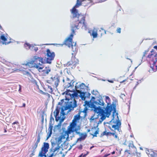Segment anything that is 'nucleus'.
<instances>
[{
  "mask_svg": "<svg viewBox=\"0 0 157 157\" xmlns=\"http://www.w3.org/2000/svg\"><path fill=\"white\" fill-rule=\"evenodd\" d=\"M147 52H148V51H145V52L144 53V55L143 56V57H144V56H145L146 54H147Z\"/></svg>",
  "mask_w": 157,
  "mask_h": 157,
  "instance_id": "obj_36",
  "label": "nucleus"
},
{
  "mask_svg": "<svg viewBox=\"0 0 157 157\" xmlns=\"http://www.w3.org/2000/svg\"><path fill=\"white\" fill-rule=\"evenodd\" d=\"M108 81L110 83H113V81L112 80H108Z\"/></svg>",
  "mask_w": 157,
  "mask_h": 157,
  "instance_id": "obj_41",
  "label": "nucleus"
},
{
  "mask_svg": "<svg viewBox=\"0 0 157 157\" xmlns=\"http://www.w3.org/2000/svg\"><path fill=\"white\" fill-rule=\"evenodd\" d=\"M24 45H25V47H28V48H29V49L30 48L31 45H30V44H29V43H25V44Z\"/></svg>",
  "mask_w": 157,
  "mask_h": 157,
  "instance_id": "obj_28",
  "label": "nucleus"
},
{
  "mask_svg": "<svg viewBox=\"0 0 157 157\" xmlns=\"http://www.w3.org/2000/svg\"><path fill=\"white\" fill-rule=\"evenodd\" d=\"M85 17L82 15H79L75 18H73L74 21L71 25V30L75 33L77 29H78L82 25V29L85 30L88 29L86 23L85 22Z\"/></svg>",
  "mask_w": 157,
  "mask_h": 157,
  "instance_id": "obj_1",
  "label": "nucleus"
},
{
  "mask_svg": "<svg viewBox=\"0 0 157 157\" xmlns=\"http://www.w3.org/2000/svg\"><path fill=\"white\" fill-rule=\"evenodd\" d=\"M89 33H90V35L92 36L93 38H95L97 37V32L96 30H93L92 31V32L91 34L90 33V31L89 32Z\"/></svg>",
  "mask_w": 157,
  "mask_h": 157,
  "instance_id": "obj_22",
  "label": "nucleus"
},
{
  "mask_svg": "<svg viewBox=\"0 0 157 157\" xmlns=\"http://www.w3.org/2000/svg\"><path fill=\"white\" fill-rule=\"evenodd\" d=\"M19 89L18 90V91L19 92H21V86L20 85H19Z\"/></svg>",
  "mask_w": 157,
  "mask_h": 157,
  "instance_id": "obj_32",
  "label": "nucleus"
},
{
  "mask_svg": "<svg viewBox=\"0 0 157 157\" xmlns=\"http://www.w3.org/2000/svg\"><path fill=\"white\" fill-rule=\"evenodd\" d=\"M90 130H88V132H90Z\"/></svg>",
  "mask_w": 157,
  "mask_h": 157,
  "instance_id": "obj_55",
  "label": "nucleus"
},
{
  "mask_svg": "<svg viewBox=\"0 0 157 157\" xmlns=\"http://www.w3.org/2000/svg\"><path fill=\"white\" fill-rule=\"evenodd\" d=\"M26 104L25 103H24L23 104V105L22 106H21V107H25Z\"/></svg>",
  "mask_w": 157,
  "mask_h": 157,
  "instance_id": "obj_40",
  "label": "nucleus"
},
{
  "mask_svg": "<svg viewBox=\"0 0 157 157\" xmlns=\"http://www.w3.org/2000/svg\"><path fill=\"white\" fill-rule=\"evenodd\" d=\"M101 30H102V31L104 33V34H106V31L105 30H104L103 29H102ZM101 31L100 30V32H101Z\"/></svg>",
  "mask_w": 157,
  "mask_h": 157,
  "instance_id": "obj_34",
  "label": "nucleus"
},
{
  "mask_svg": "<svg viewBox=\"0 0 157 157\" xmlns=\"http://www.w3.org/2000/svg\"><path fill=\"white\" fill-rule=\"evenodd\" d=\"M40 136L39 135H38L37 137V140L35 142V143L33 145H32V148L33 149V152L31 154V155H34V150L37 148L38 146V143L40 142Z\"/></svg>",
  "mask_w": 157,
  "mask_h": 157,
  "instance_id": "obj_15",
  "label": "nucleus"
},
{
  "mask_svg": "<svg viewBox=\"0 0 157 157\" xmlns=\"http://www.w3.org/2000/svg\"><path fill=\"white\" fill-rule=\"evenodd\" d=\"M59 147H57L55 148L54 149V151H57V150L59 149Z\"/></svg>",
  "mask_w": 157,
  "mask_h": 157,
  "instance_id": "obj_35",
  "label": "nucleus"
},
{
  "mask_svg": "<svg viewBox=\"0 0 157 157\" xmlns=\"http://www.w3.org/2000/svg\"><path fill=\"white\" fill-rule=\"evenodd\" d=\"M53 128V126L51 124H49V127L48 128V136L47 137V139L48 138L50 137L52 133V129Z\"/></svg>",
  "mask_w": 157,
  "mask_h": 157,
  "instance_id": "obj_20",
  "label": "nucleus"
},
{
  "mask_svg": "<svg viewBox=\"0 0 157 157\" xmlns=\"http://www.w3.org/2000/svg\"><path fill=\"white\" fill-rule=\"evenodd\" d=\"M18 122L17 121H16L15 122H13V123H12V125H14L15 124H18Z\"/></svg>",
  "mask_w": 157,
  "mask_h": 157,
  "instance_id": "obj_39",
  "label": "nucleus"
},
{
  "mask_svg": "<svg viewBox=\"0 0 157 157\" xmlns=\"http://www.w3.org/2000/svg\"><path fill=\"white\" fill-rule=\"evenodd\" d=\"M47 82L50 84L54 87L56 88L59 82V78L57 77H51L50 79L47 80Z\"/></svg>",
  "mask_w": 157,
  "mask_h": 157,
  "instance_id": "obj_9",
  "label": "nucleus"
},
{
  "mask_svg": "<svg viewBox=\"0 0 157 157\" xmlns=\"http://www.w3.org/2000/svg\"><path fill=\"white\" fill-rule=\"evenodd\" d=\"M94 118L93 117H91L90 118V120L91 121H93L94 120Z\"/></svg>",
  "mask_w": 157,
  "mask_h": 157,
  "instance_id": "obj_42",
  "label": "nucleus"
},
{
  "mask_svg": "<svg viewBox=\"0 0 157 157\" xmlns=\"http://www.w3.org/2000/svg\"><path fill=\"white\" fill-rule=\"evenodd\" d=\"M49 44H46L45 45H49Z\"/></svg>",
  "mask_w": 157,
  "mask_h": 157,
  "instance_id": "obj_53",
  "label": "nucleus"
},
{
  "mask_svg": "<svg viewBox=\"0 0 157 157\" xmlns=\"http://www.w3.org/2000/svg\"><path fill=\"white\" fill-rule=\"evenodd\" d=\"M102 2V1L101 2H100V1L99 2Z\"/></svg>",
  "mask_w": 157,
  "mask_h": 157,
  "instance_id": "obj_60",
  "label": "nucleus"
},
{
  "mask_svg": "<svg viewBox=\"0 0 157 157\" xmlns=\"http://www.w3.org/2000/svg\"><path fill=\"white\" fill-rule=\"evenodd\" d=\"M44 63V61L43 58L35 56L34 60L28 63L27 65L30 67H34L36 68L40 72V70H42L44 67L42 65Z\"/></svg>",
  "mask_w": 157,
  "mask_h": 157,
  "instance_id": "obj_3",
  "label": "nucleus"
},
{
  "mask_svg": "<svg viewBox=\"0 0 157 157\" xmlns=\"http://www.w3.org/2000/svg\"><path fill=\"white\" fill-rule=\"evenodd\" d=\"M46 59L47 63L50 64L52 60H53L55 56V53L54 52H51L49 49L46 50Z\"/></svg>",
  "mask_w": 157,
  "mask_h": 157,
  "instance_id": "obj_8",
  "label": "nucleus"
},
{
  "mask_svg": "<svg viewBox=\"0 0 157 157\" xmlns=\"http://www.w3.org/2000/svg\"><path fill=\"white\" fill-rule=\"evenodd\" d=\"M76 91L77 93H80V97L81 98V99L82 100H85L86 97L84 95V93H82L81 91H80L77 90H76Z\"/></svg>",
  "mask_w": 157,
  "mask_h": 157,
  "instance_id": "obj_23",
  "label": "nucleus"
},
{
  "mask_svg": "<svg viewBox=\"0 0 157 157\" xmlns=\"http://www.w3.org/2000/svg\"><path fill=\"white\" fill-rule=\"evenodd\" d=\"M133 136L132 135H131V137H132Z\"/></svg>",
  "mask_w": 157,
  "mask_h": 157,
  "instance_id": "obj_57",
  "label": "nucleus"
},
{
  "mask_svg": "<svg viewBox=\"0 0 157 157\" xmlns=\"http://www.w3.org/2000/svg\"><path fill=\"white\" fill-rule=\"evenodd\" d=\"M71 31L72 32L71 34L69 36L65 41L64 44L69 48L71 47L72 49H73V46L72 42V38L73 36V34H75V33H73L72 30H71Z\"/></svg>",
  "mask_w": 157,
  "mask_h": 157,
  "instance_id": "obj_12",
  "label": "nucleus"
},
{
  "mask_svg": "<svg viewBox=\"0 0 157 157\" xmlns=\"http://www.w3.org/2000/svg\"><path fill=\"white\" fill-rule=\"evenodd\" d=\"M87 110H88V109L86 107H85L84 108V109L82 111H79V112L80 113V114L82 113H84L83 117H85L86 116V115L87 111Z\"/></svg>",
  "mask_w": 157,
  "mask_h": 157,
  "instance_id": "obj_24",
  "label": "nucleus"
},
{
  "mask_svg": "<svg viewBox=\"0 0 157 157\" xmlns=\"http://www.w3.org/2000/svg\"><path fill=\"white\" fill-rule=\"evenodd\" d=\"M83 86H85V84L82 83L80 86V87L81 88L82 87H83Z\"/></svg>",
  "mask_w": 157,
  "mask_h": 157,
  "instance_id": "obj_37",
  "label": "nucleus"
},
{
  "mask_svg": "<svg viewBox=\"0 0 157 157\" xmlns=\"http://www.w3.org/2000/svg\"><path fill=\"white\" fill-rule=\"evenodd\" d=\"M106 133H107V132H106V131H105L103 132L101 134L100 137H102L103 136H104V135L106 136Z\"/></svg>",
  "mask_w": 157,
  "mask_h": 157,
  "instance_id": "obj_30",
  "label": "nucleus"
},
{
  "mask_svg": "<svg viewBox=\"0 0 157 157\" xmlns=\"http://www.w3.org/2000/svg\"><path fill=\"white\" fill-rule=\"evenodd\" d=\"M111 136L112 135L115 138H118L117 135L116 134V132L115 131L114 132H111Z\"/></svg>",
  "mask_w": 157,
  "mask_h": 157,
  "instance_id": "obj_27",
  "label": "nucleus"
},
{
  "mask_svg": "<svg viewBox=\"0 0 157 157\" xmlns=\"http://www.w3.org/2000/svg\"><path fill=\"white\" fill-rule=\"evenodd\" d=\"M51 69L48 67H46L44 69L41 71L42 75L45 76L48 74L49 72L51 71Z\"/></svg>",
  "mask_w": 157,
  "mask_h": 157,
  "instance_id": "obj_17",
  "label": "nucleus"
},
{
  "mask_svg": "<svg viewBox=\"0 0 157 157\" xmlns=\"http://www.w3.org/2000/svg\"><path fill=\"white\" fill-rule=\"evenodd\" d=\"M48 88H49L50 89V90H51V93H52V92L53 91V89H52V87L51 86H48Z\"/></svg>",
  "mask_w": 157,
  "mask_h": 157,
  "instance_id": "obj_38",
  "label": "nucleus"
},
{
  "mask_svg": "<svg viewBox=\"0 0 157 157\" xmlns=\"http://www.w3.org/2000/svg\"><path fill=\"white\" fill-rule=\"evenodd\" d=\"M77 2L75 6L72 8L71 10V13L72 14L73 18H75L78 15H81L78 13V10L76 9V8L79 7L82 5V1H77Z\"/></svg>",
  "mask_w": 157,
  "mask_h": 157,
  "instance_id": "obj_7",
  "label": "nucleus"
},
{
  "mask_svg": "<svg viewBox=\"0 0 157 157\" xmlns=\"http://www.w3.org/2000/svg\"><path fill=\"white\" fill-rule=\"evenodd\" d=\"M60 102H59V105H60Z\"/></svg>",
  "mask_w": 157,
  "mask_h": 157,
  "instance_id": "obj_56",
  "label": "nucleus"
},
{
  "mask_svg": "<svg viewBox=\"0 0 157 157\" xmlns=\"http://www.w3.org/2000/svg\"><path fill=\"white\" fill-rule=\"evenodd\" d=\"M49 144L48 143H44L43 146L41 148V150L39 154V156L42 157L43 156H46L45 154L48 151V149L49 148Z\"/></svg>",
  "mask_w": 157,
  "mask_h": 157,
  "instance_id": "obj_10",
  "label": "nucleus"
},
{
  "mask_svg": "<svg viewBox=\"0 0 157 157\" xmlns=\"http://www.w3.org/2000/svg\"><path fill=\"white\" fill-rule=\"evenodd\" d=\"M7 132V131H6V129L5 128L4 130V132Z\"/></svg>",
  "mask_w": 157,
  "mask_h": 157,
  "instance_id": "obj_49",
  "label": "nucleus"
},
{
  "mask_svg": "<svg viewBox=\"0 0 157 157\" xmlns=\"http://www.w3.org/2000/svg\"><path fill=\"white\" fill-rule=\"evenodd\" d=\"M1 39L3 41V44H8L10 41H8L6 37L3 35H1L0 36Z\"/></svg>",
  "mask_w": 157,
  "mask_h": 157,
  "instance_id": "obj_18",
  "label": "nucleus"
},
{
  "mask_svg": "<svg viewBox=\"0 0 157 157\" xmlns=\"http://www.w3.org/2000/svg\"><path fill=\"white\" fill-rule=\"evenodd\" d=\"M94 147V146H91L90 147V149L91 150L92 149V148H93V147Z\"/></svg>",
  "mask_w": 157,
  "mask_h": 157,
  "instance_id": "obj_48",
  "label": "nucleus"
},
{
  "mask_svg": "<svg viewBox=\"0 0 157 157\" xmlns=\"http://www.w3.org/2000/svg\"><path fill=\"white\" fill-rule=\"evenodd\" d=\"M88 95H89V97H90V95L91 94H90V93H89Z\"/></svg>",
  "mask_w": 157,
  "mask_h": 157,
  "instance_id": "obj_52",
  "label": "nucleus"
},
{
  "mask_svg": "<svg viewBox=\"0 0 157 157\" xmlns=\"http://www.w3.org/2000/svg\"><path fill=\"white\" fill-rule=\"evenodd\" d=\"M111 132H107L106 133V136H111Z\"/></svg>",
  "mask_w": 157,
  "mask_h": 157,
  "instance_id": "obj_33",
  "label": "nucleus"
},
{
  "mask_svg": "<svg viewBox=\"0 0 157 157\" xmlns=\"http://www.w3.org/2000/svg\"><path fill=\"white\" fill-rule=\"evenodd\" d=\"M115 153V151H113V152H112V153H111V154H114Z\"/></svg>",
  "mask_w": 157,
  "mask_h": 157,
  "instance_id": "obj_47",
  "label": "nucleus"
},
{
  "mask_svg": "<svg viewBox=\"0 0 157 157\" xmlns=\"http://www.w3.org/2000/svg\"><path fill=\"white\" fill-rule=\"evenodd\" d=\"M104 104V103H102V105H103Z\"/></svg>",
  "mask_w": 157,
  "mask_h": 157,
  "instance_id": "obj_54",
  "label": "nucleus"
},
{
  "mask_svg": "<svg viewBox=\"0 0 157 157\" xmlns=\"http://www.w3.org/2000/svg\"><path fill=\"white\" fill-rule=\"evenodd\" d=\"M110 155V154H105V155L104 156V157H107V156H108L109 155Z\"/></svg>",
  "mask_w": 157,
  "mask_h": 157,
  "instance_id": "obj_43",
  "label": "nucleus"
},
{
  "mask_svg": "<svg viewBox=\"0 0 157 157\" xmlns=\"http://www.w3.org/2000/svg\"><path fill=\"white\" fill-rule=\"evenodd\" d=\"M53 154H51L50 156H48V157H52V156Z\"/></svg>",
  "mask_w": 157,
  "mask_h": 157,
  "instance_id": "obj_51",
  "label": "nucleus"
},
{
  "mask_svg": "<svg viewBox=\"0 0 157 157\" xmlns=\"http://www.w3.org/2000/svg\"><path fill=\"white\" fill-rule=\"evenodd\" d=\"M89 151H87V152H86V154H86V155L89 153Z\"/></svg>",
  "mask_w": 157,
  "mask_h": 157,
  "instance_id": "obj_50",
  "label": "nucleus"
},
{
  "mask_svg": "<svg viewBox=\"0 0 157 157\" xmlns=\"http://www.w3.org/2000/svg\"><path fill=\"white\" fill-rule=\"evenodd\" d=\"M117 119L116 120V121L114 122L113 121V120L111 121L109 123L108 127L111 130L113 131L111 128H113L115 130H117L119 132L121 131V122L120 120H119L118 116L117 115L118 114L117 113Z\"/></svg>",
  "mask_w": 157,
  "mask_h": 157,
  "instance_id": "obj_6",
  "label": "nucleus"
},
{
  "mask_svg": "<svg viewBox=\"0 0 157 157\" xmlns=\"http://www.w3.org/2000/svg\"><path fill=\"white\" fill-rule=\"evenodd\" d=\"M102 109L99 107L95 108L94 109L95 113H97L98 115H100V116L102 115Z\"/></svg>",
  "mask_w": 157,
  "mask_h": 157,
  "instance_id": "obj_19",
  "label": "nucleus"
},
{
  "mask_svg": "<svg viewBox=\"0 0 157 157\" xmlns=\"http://www.w3.org/2000/svg\"><path fill=\"white\" fill-rule=\"evenodd\" d=\"M105 119V118H103V119Z\"/></svg>",
  "mask_w": 157,
  "mask_h": 157,
  "instance_id": "obj_61",
  "label": "nucleus"
},
{
  "mask_svg": "<svg viewBox=\"0 0 157 157\" xmlns=\"http://www.w3.org/2000/svg\"><path fill=\"white\" fill-rule=\"evenodd\" d=\"M60 108L57 107L55 110L54 112V114L55 116V119L56 121H58L61 118V116H59V112Z\"/></svg>",
  "mask_w": 157,
  "mask_h": 157,
  "instance_id": "obj_14",
  "label": "nucleus"
},
{
  "mask_svg": "<svg viewBox=\"0 0 157 157\" xmlns=\"http://www.w3.org/2000/svg\"><path fill=\"white\" fill-rule=\"evenodd\" d=\"M78 128L72 129L68 126L66 131H63L62 132L60 136L58 138V141H62V140H64L66 138L67 139L69 137V134L74 132H75L77 134H79L80 132L78 131Z\"/></svg>",
  "mask_w": 157,
  "mask_h": 157,
  "instance_id": "obj_4",
  "label": "nucleus"
},
{
  "mask_svg": "<svg viewBox=\"0 0 157 157\" xmlns=\"http://www.w3.org/2000/svg\"><path fill=\"white\" fill-rule=\"evenodd\" d=\"M65 99L67 100V109L72 110L77 106V101L75 99V97L77 96L76 93H73L70 90H67L65 92Z\"/></svg>",
  "mask_w": 157,
  "mask_h": 157,
  "instance_id": "obj_2",
  "label": "nucleus"
},
{
  "mask_svg": "<svg viewBox=\"0 0 157 157\" xmlns=\"http://www.w3.org/2000/svg\"><path fill=\"white\" fill-rule=\"evenodd\" d=\"M83 155V153H82L78 157H82Z\"/></svg>",
  "mask_w": 157,
  "mask_h": 157,
  "instance_id": "obj_46",
  "label": "nucleus"
},
{
  "mask_svg": "<svg viewBox=\"0 0 157 157\" xmlns=\"http://www.w3.org/2000/svg\"><path fill=\"white\" fill-rule=\"evenodd\" d=\"M147 58L149 59V60L153 62V63H155L157 61V56L155 53H152V51L149 53L147 56Z\"/></svg>",
  "mask_w": 157,
  "mask_h": 157,
  "instance_id": "obj_13",
  "label": "nucleus"
},
{
  "mask_svg": "<svg viewBox=\"0 0 157 157\" xmlns=\"http://www.w3.org/2000/svg\"><path fill=\"white\" fill-rule=\"evenodd\" d=\"M87 135L86 134L81 133L80 136L78 138L77 140V142L78 141H80L84 140L86 137Z\"/></svg>",
  "mask_w": 157,
  "mask_h": 157,
  "instance_id": "obj_21",
  "label": "nucleus"
},
{
  "mask_svg": "<svg viewBox=\"0 0 157 157\" xmlns=\"http://www.w3.org/2000/svg\"><path fill=\"white\" fill-rule=\"evenodd\" d=\"M86 155L85 154H84L83 155L82 157H86Z\"/></svg>",
  "mask_w": 157,
  "mask_h": 157,
  "instance_id": "obj_45",
  "label": "nucleus"
},
{
  "mask_svg": "<svg viewBox=\"0 0 157 157\" xmlns=\"http://www.w3.org/2000/svg\"><path fill=\"white\" fill-rule=\"evenodd\" d=\"M52 113L51 114V116H52Z\"/></svg>",
  "mask_w": 157,
  "mask_h": 157,
  "instance_id": "obj_59",
  "label": "nucleus"
},
{
  "mask_svg": "<svg viewBox=\"0 0 157 157\" xmlns=\"http://www.w3.org/2000/svg\"><path fill=\"white\" fill-rule=\"evenodd\" d=\"M101 36L102 35V33H101Z\"/></svg>",
  "mask_w": 157,
  "mask_h": 157,
  "instance_id": "obj_58",
  "label": "nucleus"
},
{
  "mask_svg": "<svg viewBox=\"0 0 157 157\" xmlns=\"http://www.w3.org/2000/svg\"><path fill=\"white\" fill-rule=\"evenodd\" d=\"M80 113L78 112L77 114L75 115L74 117V119L72 122L70 123V125L69 126V127L72 129H75L76 128H75V126L77 124L76 122L77 121L80 119Z\"/></svg>",
  "mask_w": 157,
  "mask_h": 157,
  "instance_id": "obj_11",
  "label": "nucleus"
},
{
  "mask_svg": "<svg viewBox=\"0 0 157 157\" xmlns=\"http://www.w3.org/2000/svg\"><path fill=\"white\" fill-rule=\"evenodd\" d=\"M128 79L127 78L124 80H123V81H122L121 82H120L121 83H123L124 82H125L126 83H125L124 84H125L126 83L128 84L129 83V82L128 81Z\"/></svg>",
  "mask_w": 157,
  "mask_h": 157,
  "instance_id": "obj_29",
  "label": "nucleus"
},
{
  "mask_svg": "<svg viewBox=\"0 0 157 157\" xmlns=\"http://www.w3.org/2000/svg\"><path fill=\"white\" fill-rule=\"evenodd\" d=\"M99 132V131L98 130H97L95 131L94 132V134H92V135L93 136V137H97V134H98Z\"/></svg>",
  "mask_w": 157,
  "mask_h": 157,
  "instance_id": "obj_26",
  "label": "nucleus"
},
{
  "mask_svg": "<svg viewBox=\"0 0 157 157\" xmlns=\"http://www.w3.org/2000/svg\"><path fill=\"white\" fill-rule=\"evenodd\" d=\"M113 110L112 106L111 105H107V106L105 109L106 113L107 115H109Z\"/></svg>",
  "mask_w": 157,
  "mask_h": 157,
  "instance_id": "obj_16",
  "label": "nucleus"
},
{
  "mask_svg": "<svg viewBox=\"0 0 157 157\" xmlns=\"http://www.w3.org/2000/svg\"><path fill=\"white\" fill-rule=\"evenodd\" d=\"M121 29L120 28H118L117 29V32L118 33H121Z\"/></svg>",
  "mask_w": 157,
  "mask_h": 157,
  "instance_id": "obj_31",
  "label": "nucleus"
},
{
  "mask_svg": "<svg viewBox=\"0 0 157 157\" xmlns=\"http://www.w3.org/2000/svg\"><path fill=\"white\" fill-rule=\"evenodd\" d=\"M105 99L106 102L107 103V105H110L111 104L110 103V99L109 98L108 96H106Z\"/></svg>",
  "mask_w": 157,
  "mask_h": 157,
  "instance_id": "obj_25",
  "label": "nucleus"
},
{
  "mask_svg": "<svg viewBox=\"0 0 157 157\" xmlns=\"http://www.w3.org/2000/svg\"><path fill=\"white\" fill-rule=\"evenodd\" d=\"M156 67H157V66H156Z\"/></svg>",
  "mask_w": 157,
  "mask_h": 157,
  "instance_id": "obj_62",
  "label": "nucleus"
},
{
  "mask_svg": "<svg viewBox=\"0 0 157 157\" xmlns=\"http://www.w3.org/2000/svg\"><path fill=\"white\" fill-rule=\"evenodd\" d=\"M154 48L157 50V46H155L154 47Z\"/></svg>",
  "mask_w": 157,
  "mask_h": 157,
  "instance_id": "obj_44",
  "label": "nucleus"
},
{
  "mask_svg": "<svg viewBox=\"0 0 157 157\" xmlns=\"http://www.w3.org/2000/svg\"><path fill=\"white\" fill-rule=\"evenodd\" d=\"M73 53H72V56L71 60L64 64V66L67 67H70L72 69L75 68L76 66L78 64L79 61L75 57L77 53V51H73Z\"/></svg>",
  "mask_w": 157,
  "mask_h": 157,
  "instance_id": "obj_5",
  "label": "nucleus"
}]
</instances>
